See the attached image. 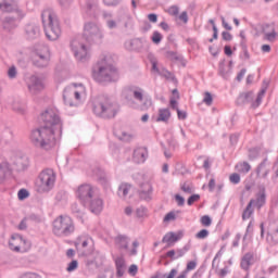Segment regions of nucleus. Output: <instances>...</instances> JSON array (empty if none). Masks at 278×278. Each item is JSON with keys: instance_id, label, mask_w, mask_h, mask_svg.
Listing matches in <instances>:
<instances>
[{"instance_id": "nucleus-18", "label": "nucleus", "mask_w": 278, "mask_h": 278, "mask_svg": "<svg viewBox=\"0 0 278 278\" xmlns=\"http://www.w3.org/2000/svg\"><path fill=\"white\" fill-rule=\"evenodd\" d=\"M182 238V233L167 232L162 237V243L167 244V248L174 247L178 240Z\"/></svg>"}, {"instance_id": "nucleus-32", "label": "nucleus", "mask_w": 278, "mask_h": 278, "mask_svg": "<svg viewBox=\"0 0 278 278\" xmlns=\"http://www.w3.org/2000/svg\"><path fill=\"white\" fill-rule=\"evenodd\" d=\"M180 190H181L182 192L187 193V194H191L192 188H191V185H190V184L185 182V184H182V185L180 186Z\"/></svg>"}, {"instance_id": "nucleus-5", "label": "nucleus", "mask_w": 278, "mask_h": 278, "mask_svg": "<svg viewBox=\"0 0 278 278\" xmlns=\"http://www.w3.org/2000/svg\"><path fill=\"white\" fill-rule=\"evenodd\" d=\"M41 23L45 24V34L49 40L55 41L60 38V24L53 11L47 10L41 13Z\"/></svg>"}, {"instance_id": "nucleus-24", "label": "nucleus", "mask_w": 278, "mask_h": 278, "mask_svg": "<svg viewBox=\"0 0 278 278\" xmlns=\"http://www.w3.org/2000/svg\"><path fill=\"white\" fill-rule=\"evenodd\" d=\"M253 260V255L247 254L243 258H241V268L249 269V266H251V261Z\"/></svg>"}, {"instance_id": "nucleus-62", "label": "nucleus", "mask_w": 278, "mask_h": 278, "mask_svg": "<svg viewBox=\"0 0 278 278\" xmlns=\"http://www.w3.org/2000/svg\"><path fill=\"white\" fill-rule=\"evenodd\" d=\"M124 276V267H117V277L122 278Z\"/></svg>"}, {"instance_id": "nucleus-48", "label": "nucleus", "mask_w": 278, "mask_h": 278, "mask_svg": "<svg viewBox=\"0 0 278 278\" xmlns=\"http://www.w3.org/2000/svg\"><path fill=\"white\" fill-rule=\"evenodd\" d=\"M245 75H247V70L239 71V74H237V81H241V79H244Z\"/></svg>"}, {"instance_id": "nucleus-59", "label": "nucleus", "mask_w": 278, "mask_h": 278, "mask_svg": "<svg viewBox=\"0 0 278 278\" xmlns=\"http://www.w3.org/2000/svg\"><path fill=\"white\" fill-rule=\"evenodd\" d=\"M103 2L109 7L116 5V0H103Z\"/></svg>"}, {"instance_id": "nucleus-19", "label": "nucleus", "mask_w": 278, "mask_h": 278, "mask_svg": "<svg viewBox=\"0 0 278 278\" xmlns=\"http://www.w3.org/2000/svg\"><path fill=\"white\" fill-rule=\"evenodd\" d=\"M172 119V111L168 109H160L157 110V114L155 115V123L168 124V121Z\"/></svg>"}, {"instance_id": "nucleus-34", "label": "nucleus", "mask_w": 278, "mask_h": 278, "mask_svg": "<svg viewBox=\"0 0 278 278\" xmlns=\"http://www.w3.org/2000/svg\"><path fill=\"white\" fill-rule=\"evenodd\" d=\"M162 40V35H160V33L154 31L153 36L151 37V41H153V43L159 45L160 41Z\"/></svg>"}, {"instance_id": "nucleus-55", "label": "nucleus", "mask_w": 278, "mask_h": 278, "mask_svg": "<svg viewBox=\"0 0 278 278\" xmlns=\"http://www.w3.org/2000/svg\"><path fill=\"white\" fill-rule=\"evenodd\" d=\"M27 224H26V219L22 220V223H20V226H17V229L20 230H26Z\"/></svg>"}, {"instance_id": "nucleus-2", "label": "nucleus", "mask_w": 278, "mask_h": 278, "mask_svg": "<svg viewBox=\"0 0 278 278\" xmlns=\"http://www.w3.org/2000/svg\"><path fill=\"white\" fill-rule=\"evenodd\" d=\"M99 37L101 38V30L99 26L87 23L83 29V36L72 40V52L76 60H85L88 54L87 41L91 38Z\"/></svg>"}, {"instance_id": "nucleus-4", "label": "nucleus", "mask_w": 278, "mask_h": 278, "mask_svg": "<svg viewBox=\"0 0 278 278\" xmlns=\"http://www.w3.org/2000/svg\"><path fill=\"white\" fill-rule=\"evenodd\" d=\"M94 114L101 118H114L118 114V104L114 103L112 98L101 97L94 100Z\"/></svg>"}, {"instance_id": "nucleus-20", "label": "nucleus", "mask_w": 278, "mask_h": 278, "mask_svg": "<svg viewBox=\"0 0 278 278\" xmlns=\"http://www.w3.org/2000/svg\"><path fill=\"white\" fill-rule=\"evenodd\" d=\"M148 151L147 148H137L132 153V160L137 164L144 163L147 161Z\"/></svg>"}, {"instance_id": "nucleus-37", "label": "nucleus", "mask_w": 278, "mask_h": 278, "mask_svg": "<svg viewBox=\"0 0 278 278\" xmlns=\"http://www.w3.org/2000/svg\"><path fill=\"white\" fill-rule=\"evenodd\" d=\"M176 220V214L174 212L167 213V215H164V223Z\"/></svg>"}, {"instance_id": "nucleus-15", "label": "nucleus", "mask_w": 278, "mask_h": 278, "mask_svg": "<svg viewBox=\"0 0 278 278\" xmlns=\"http://www.w3.org/2000/svg\"><path fill=\"white\" fill-rule=\"evenodd\" d=\"M49 49L47 47H39L33 55V64L37 67H46L49 65Z\"/></svg>"}, {"instance_id": "nucleus-27", "label": "nucleus", "mask_w": 278, "mask_h": 278, "mask_svg": "<svg viewBox=\"0 0 278 278\" xmlns=\"http://www.w3.org/2000/svg\"><path fill=\"white\" fill-rule=\"evenodd\" d=\"M197 261H189L187 262V266L185 267V271L182 273H189L197 269Z\"/></svg>"}, {"instance_id": "nucleus-11", "label": "nucleus", "mask_w": 278, "mask_h": 278, "mask_svg": "<svg viewBox=\"0 0 278 278\" xmlns=\"http://www.w3.org/2000/svg\"><path fill=\"white\" fill-rule=\"evenodd\" d=\"M130 96L139 102H144L143 108L149 109L151 106V100L144 98V90L139 87L126 88L122 91V97L126 100L130 99Z\"/></svg>"}, {"instance_id": "nucleus-46", "label": "nucleus", "mask_w": 278, "mask_h": 278, "mask_svg": "<svg viewBox=\"0 0 278 278\" xmlns=\"http://www.w3.org/2000/svg\"><path fill=\"white\" fill-rule=\"evenodd\" d=\"M176 275H178V270L173 268L169 274L165 275L164 278H177Z\"/></svg>"}, {"instance_id": "nucleus-16", "label": "nucleus", "mask_w": 278, "mask_h": 278, "mask_svg": "<svg viewBox=\"0 0 278 278\" xmlns=\"http://www.w3.org/2000/svg\"><path fill=\"white\" fill-rule=\"evenodd\" d=\"M80 202L88 204L91 214H101L103 211V200L101 198L80 200Z\"/></svg>"}, {"instance_id": "nucleus-8", "label": "nucleus", "mask_w": 278, "mask_h": 278, "mask_svg": "<svg viewBox=\"0 0 278 278\" xmlns=\"http://www.w3.org/2000/svg\"><path fill=\"white\" fill-rule=\"evenodd\" d=\"M55 185V172L51 168H47L39 173L37 177L36 188L37 192L45 193L53 189Z\"/></svg>"}, {"instance_id": "nucleus-39", "label": "nucleus", "mask_w": 278, "mask_h": 278, "mask_svg": "<svg viewBox=\"0 0 278 278\" xmlns=\"http://www.w3.org/2000/svg\"><path fill=\"white\" fill-rule=\"evenodd\" d=\"M203 103L205 105H212V94L210 92L204 93Z\"/></svg>"}, {"instance_id": "nucleus-63", "label": "nucleus", "mask_w": 278, "mask_h": 278, "mask_svg": "<svg viewBox=\"0 0 278 278\" xmlns=\"http://www.w3.org/2000/svg\"><path fill=\"white\" fill-rule=\"evenodd\" d=\"M116 27V23L114 21H108V28L113 29Z\"/></svg>"}, {"instance_id": "nucleus-54", "label": "nucleus", "mask_w": 278, "mask_h": 278, "mask_svg": "<svg viewBox=\"0 0 278 278\" xmlns=\"http://www.w3.org/2000/svg\"><path fill=\"white\" fill-rule=\"evenodd\" d=\"M5 166H0V180H3V178L5 177Z\"/></svg>"}, {"instance_id": "nucleus-40", "label": "nucleus", "mask_w": 278, "mask_h": 278, "mask_svg": "<svg viewBox=\"0 0 278 278\" xmlns=\"http://www.w3.org/2000/svg\"><path fill=\"white\" fill-rule=\"evenodd\" d=\"M78 268V262L77 261H72L70 265H67V271L73 273Z\"/></svg>"}, {"instance_id": "nucleus-3", "label": "nucleus", "mask_w": 278, "mask_h": 278, "mask_svg": "<svg viewBox=\"0 0 278 278\" xmlns=\"http://www.w3.org/2000/svg\"><path fill=\"white\" fill-rule=\"evenodd\" d=\"M91 76L99 83L116 81L118 80V71H116L106 59H101V61L94 65Z\"/></svg>"}, {"instance_id": "nucleus-41", "label": "nucleus", "mask_w": 278, "mask_h": 278, "mask_svg": "<svg viewBox=\"0 0 278 278\" xmlns=\"http://www.w3.org/2000/svg\"><path fill=\"white\" fill-rule=\"evenodd\" d=\"M167 14L178 16V7L172 5V8L167 9Z\"/></svg>"}, {"instance_id": "nucleus-44", "label": "nucleus", "mask_w": 278, "mask_h": 278, "mask_svg": "<svg viewBox=\"0 0 278 278\" xmlns=\"http://www.w3.org/2000/svg\"><path fill=\"white\" fill-rule=\"evenodd\" d=\"M229 179H230V182L233 185L239 184V175L238 174H231Z\"/></svg>"}, {"instance_id": "nucleus-9", "label": "nucleus", "mask_w": 278, "mask_h": 278, "mask_svg": "<svg viewBox=\"0 0 278 278\" xmlns=\"http://www.w3.org/2000/svg\"><path fill=\"white\" fill-rule=\"evenodd\" d=\"M39 122L46 125L41 126V128H62V121L60 119L58 110L53 106L48 108L39 114Z\"/></svg>"}, {"instance_id": "nucleus-50", "label": "nucleus", "mask_w": 278, "mask_h": 278, "mask_svg": "<svg viewBox=\"0 0 278 278\" xmlns=\"http://www.w3.org/2000/svg\"><path fill=\"white\" fill-rule=\"evenodd\" d=\"M176 112L178 114V119L187 118V113L185 111H180V110L176 109Z\"/></svg>"}, {"instance_id": "nucleus-7", "label": "nucleus", "mask_w": 278, "mask_h": 278, "mask_svg": "<svg viewBox=\"0 0 278 278\" xmlns=\"http://www.w3.org/2000/svg\"><path fill=\"white\" fill-rule=\"evenodd\" d=\"M64 104L76 105L85 100L86 90L83 85H72L64 88L63 92Z\"/></svg>"}, {"instance_id": "nucleus-17", "label": "nucleus", "mask_w": 278, "mask_h": 278, "mask_svg": "<svg viewBox=\"0 0 278 278\" xmlns=\"http://www.w3.org/2000/svg\"><path fill=\"white\" fill-rule=\"evenodd\" d=\"M262 34H264V40L269 42L278 40V31H276L274 24H266L262 26Z\"/></svg>"}, {"instance_id": "nucleus-22", "label": "nucleus", "mask_w": 278, "mask_h": 278, "mask_svg": "<svg viewBox=\"0 0 278 278\" xmlns=\"http://www.w3.org/2000/svg\"><path fill=\"white\" fill-rule=\"evenodd\" d=\"M254 203H255L254 200H251V201L249 202V205L247 206V210H244V213L241 214V219L248 220L249 218H251V215H253V208H252V206H253Z\"/></svg>"}, {"instance_id": "nucleus-13", "label": "nucleus", "mask_w": 278, "mask_h": 278, "mask_svg": "<svg viewBox=\"0 0 278 278\" xmlns=\"http://www.w3.org/2000/svg\"><path fill=\"white\" fill-rule=\"evenodd\" d=\"M76 198L80 201L100 199L99 195H97V189L89 184L78 186L76 189Z\"/></svg>"}, {"instance_id": "nucleus-1", "label": "nucleus", "mask_w": 278, "mask_h": 278, "mask_svg": "<svg viewBox=\"0 0 278 278\" xmlns=\"http://www.w3.org/2000/svg\"><path fill=\"white\" fill-rule=\"evenodd\" d=\"M62 136V127H39L30 132V142L37 148L49 150L55 146V140Z\"/></svg>"}, {"instance_id": "nucleus-35", "label": "nucleus", "mask_w": 278, "mask_h": 278, "mask_svg": "<svg viewBox=\"0 0 278 278\" xmlns=\"http://www.w3.org/2000/svg\"><path fill=\"white\" fill-rule=\"evenodd\" d=\"M17 198H20V201L26 200L28 198V191L26 189L20 190V192H17Z\"/></svg>"}, {"instance_id": "nucleus-51", "label": "nucleus", "mask_w": 278, "mask_h": 278, "mask_svg": "<svg viewBox=\"0 0 278 278\" xmlns=\"http://www.w3.org/2000/svg\"><path fill=\"white\" fill-rule=\"evenodd\" d=\"M264 203V191L257 194V204L262 205Z\"/></svg>"}, {"instance_id": "nucleus-14", "label": "nucleus", "mask_w": 278, "mask_h": 278, "mask_svg": "<svg viewBox=\"0 0 278 278\" xmlns=\"http://www.w3.org/2000/svg\"><path fill=\"white\" fill-rule=\"evenodd\" d=\"M76 250L81 256L90 255L94 252V241L89 237H80L76 241Z\"/></svg>"}, {"instance_id": "nucleus-38", "label": "nucleus", "mask_w": 278, "mask_h": 278, "mask_svg": "<svg viewBox=\"0 0 278 278\" xmlns=\"http://www.w3.org/2000/svg\"><path fill=\"white\" fill-rule=\"evenodd\" d=\"M210 24L212 25V31H213L212 39L216 40L218 39V29H216V26L214 25L213 20H210Z\"/></svg>"}, {"instance_id": "nucleus-58", "label": "nucleus", "mask_w": 278, "mask_h": 278, "mask_svg": "<svg viewBox=\"0 0 278 278\" xmlns=\"http://www.w3.org/2000/svg\"><path fill=\"white\" fill-rule=\"evenodd\" d=\"M149 22H151V23H157V15H155V14H149Z\"/></svg>"}, {"instance_id": "nucleus-12", "label": "nucleus", "mask_w": 278, "mask_h": 278, "mask_svg": "<svg viewBox=\"0 0 278 278\" xmlns=\"http://www.w3.org/2000/svg\"><path fill=\"white\" fill-rule=\"evenodd\" d=\"M114 244L117 245V249L126 250L128 256L137 255V248L139 247L137 241L130 243V240L127 237L117 236V238L114 239Z\"/></svg>"}, {"instance_id": "nucleus-36", "label": "nucleus", "mask_w": 278, "mask_h": 278, "mask_svg": "<svg viewBox=\"0 0 278 278\" xmlns=\"http://www.w3.org/2000/svg\"><path fill=\"white\" fill-rule=\"evenodd\" d=\"M114 265L117 266V268H124L126 266V262L123 257H117V260H114Z\"/></svg>"}, {"instance_id": "nucleus-61", "label": "nucleus", "mask_w": 278, "mask_h": 278, "mask_svg": "<svg viewBox=\"0 0 278 278\" xmlns=\"http://www.w3.org/2000/svg\"><path fill=\"white\" fill-rule=\"evenodd\" d=\"M151 65H152V71H153L154 73H159V70H157V62L152 61V62H151Z\"/></svg>"}, {"instance_id": "nucleus-42", "label": "nucleus", "mask_w": 278, "mask_h": 278, "mask_svg": "<svg viewBox=\"0 0 278 278\" xmlns=\"http://www.w3.org/2000/svg\"><path fill=\"white\" fill-rule=\"evenodd\" d=\"M257 177L265 178L266 177V169L264 166L257 167Z\"/></svg>"}, {"instance_id": "nucleus-49", "label": "nucleus", "mask_w": 278, "mask_h": 278, "mask_svg": "<svg viewBox=\"0 0 278 278\" xmlns=\"http://www.w3.org/2000/svg\"><path fill=\"white\" fill-rule=\"evenodd\" d=\"M128 274H130V276L137 275V265H130L128 268Z\"/></svg>"}, {"instance_id": "nucleus-45", "label": "nucleus", "mask_w": 278, "mask_h": 278, "mask_svg": "<svg viewBox=\"0 0 278 278\" xmlns=\"http://www.w3.org/2000/svg\"><path fill=\"white\" fill-rule=\"evenodd\" d=\"M16 76V70L14 68V66H12V67H10L9 70H8V77L10 78V79H12V78H14Z\"/></svg>"}, {"instance_id": "nucleus-30", "label": "nucleus", "mask_w": 278, "mask_h": 278, "mask_svg": "<svg viewBox=\"0 0 278 278\" xmlns=\"http://www.w3.org/2000/svg\"><path fill=\"white\" fill-rule=\"evenodd\" d=\"M200 222H201V226L203 227H210L212 225V219L210 218L208 215L202 216Z\"/></svg>"}, {"instance_id": "nucleus-56", "label": "nucleus", "mask_w": 278, "mask_h": 278, "mask_svg": "<svg viewBox=\"0 0 278 278\" xmlns=\"http://www.w3.org/2000/svg\"><path fill=\"white\" fill-rule=\"evenodd\" d=\"M270 51H271V47L270 46H268V45L262 46V52L263 53H268Z\"/></svg>"}, {"instance_id": "nucleus-33", "label": "nucleus", "mask_w": 278, "mask_h": 278, "mask_svg": "<svg viewBox=\"0 0 278 278\" xmlns=\"http://www.w3.org/2000/svg\"><path fill=\"white\" fill-rule=\"evenodd\" d=\"M162 258L178 260L180 257H178L176 255V251L175 250H172V251L167 252V254H164V256H162Z\"/></svg>"}, {"instance_id": "nucleus-31", "label": "nucleus", "mask_w": 278, "mask_h": 278, "mask_svg": "<svg viewBox=\"0 0 278 278\" xmlns=\"http://www.w3.org/2000/svg\"><path fill=\"white\" fill-rule=\"evenodd\" d=\"M200 199H201V197L199 194L190 195L187 199V205L191 206L192 204L199 202Z\"/></svg>"}, {"instance_id": "nucleus-47", "label": "nucleus", "mask_w": 278, "mask_h": 278, "mask_svg": "<svg viewBox=\"0 0 278 278\" xmlns=\"http://www.w3.org/2000/svg\"><path fill=\"white\" fill-rule=\"evenodd\" d=\"M175 199H176V203L178 204V206L185 205V199L181 195L176 194Z\"/></svg>"}, {"instance_id": "nucleus-23", "label": "nucleus", "mask_w": 278, "mask_h": 278, "mask_svg": "<svg viewBox=\"0 0 278 278\" xmlns=\"http://www.w3.org/2000/svg\"><path fill=\"white\" fill-rule=\"evenodd\" d=\"M237 172L242 173V174H248L251 170V165L247 162H241L235 166Z\"/></svg>"}, {"instance_id": "nucleus-28", "label": "nucleus", "mask_w": 278, "mask_h": 278, "mask_svg": "<svg viewBox=\"0 0 278 278\" xmlns=\"http://www.w3.org/2000/svg\"><path fill=\"white\" fill-rule=\"evenodd\" d=\"M207 236H210V231L206 229H201L199 230V232H197L195 238L199 240H203L207 238Z\"/></svg>"}, {"instance_id": "nucleus-26", "label": "nucleus", "mask_w": 278, "mask_h": 278, "mask_svg": "<svg viewBox=\"0 0 278 278\" xmlns=\"http://www.w3.org/2000/svg\"><path fill=\"white\" fill-rule=\"evenodd\" d=\"M14 27H16V23L14 22V20L7 18V20L3 22V28H4L5 30H12Z\"/></svg>"}, {"instance_id": "nucleus-21", "label": "nucleus", "mask_w": 278, "mask_h": 278, "mask_svg": "<svg viewBox=\"0 0 278 278\" xmlns=\"http://www.w3.org/2000/svg\"><path fill=\"white\" fill-rule=\"evenodd\" d=\"M45 89V83H41L37 77H30V84H28V90L35 94L36 92Z\"/></svg>"}, {"instance_id": "nucleus-6", "label": "nucleus", "mask_w": 278, "mask_h": 278, "mask_svg": "<svg viewBox=\"0 0 278 278\" xmlns=\"http://www.w3.org/2000/svg\"><path fill=\"white\" fill-rule=\"evenodd\" d=\"M75 231L74 220L66 215L58 216L53 220L52 232L58 238L72 236Z\"/></svg>"}, {"instance_id": "nucleus-60", "label": "nucleus", "mask_w": 278, "mask_h": 278, "mask_svg": "<svg viewBox=\"0 0 278 278\" xmlns=\"http://www.w3.org/2000/svg\"><path fill=\"white\" fill-rule=\"evenodd\" d=\"M179 20L182 21V23H187V12L180 13Z\"/></svg>"}, {"instance_id": "nucleus-29", "label": "nucleus", "mask_w": 278, "mask_h": 278, "mask_svg": "<svg viewBox=\"0 0 278 278\" xmlns=\"http://www.w3.org/2000/svg\"><path fill=\"white\" fill-rule=\"evenodd\" d=\"M0 10L1 12H12V5L5 3L4 0H0Z\"/></svg>"}, {"instance_id": "nucleus-57", "label": "nucleus", "mask_w": 278, "mask_h": 278, "mask_svg": "<svg viewBox=\"0 0 278 278\" xmlns=\"http://www.w3.org/2000/svg\"><path fill=\"white\" fill-rule=\"evenodd\" d=\"M222 24L224 26V28L226 30H232V27L230 25H228V23L226 22V20L222 18Z\"/></svg>"}, {"instance_id": "nucleus-52", "label": "nucleus", "mask_w": 278, "mask_h": 278, "mask_svg": "<svg viewBox=\"0 0 278 278\" xmlns=\"http://www.w3.org/2000/svg\"><path fill=\"white\" fill-rule=\"evenodd\" d=\"M224 53L226 54V56L232 55V50L230 49V46L224 47Z\"/></svg>"}, {"instance_id": "nucleus-64", "label": "nucleus", "mask_w": 278, "mask_h": 278, "mask_svg": "<svg viewBox=\"0 0 278 278\" xmlns=\"http://www.w3.org/2000/svg\"><path fill=\"white\" fill-rule=\"evenodd\" d=\"M22 278H40V277L35 274H26V275L22 276Z\"/></svg>"}, {"instance_id": "nucleus-53", "label": "nucleus", "mask_w": 278, "mask_h": 278, "mask_svg": "<svg viewBox=\"0 0 278 278\" xmlns=\"http://www.w3.org/2000/svg\"><path fill=\"white\" fill-rule=\"evenodd\" d=\"M169 104L172 105V109L178 110L177 108L178 102L176 101V98H172V100L169 101Z\"/></svg>"}, {"instance_id": "nucleus-25", "label": "nucleus", "mask_w": 278, "mask_h": 278, "mask_svg": "<svg viewBox=\"0 0 278 278\" xmlns=\"http://www.w3.org/2000/svg\"><path fill=\"white\" fill-rule=\"evenodd\" d=\"M132 190V188L130 187V185L128 184H122L119 186V197H126L128 195V192Z\"/></svg>"}, {"instance_id": "nucleus-43", "label": "nucleus", "mask_w": 278, "mask_h": 278, "mask_svg": "<svg viewBox=\"0 0 278 278\" xmlns=\"http://www.w3.org/2000/svg\"><path fill=\"white\" fill-rule=\"evenodd\" d=\"M222 39L224 41H232V35H230L228 31H224L222 33Z\"/></svg>"}, {"instance_id": "nucleus-10", "label": "nucleus", "mask_w": 278, "mask_h": 278, "mask_svg": "<svg viewBox=\"0 0 278 278\" xmlns=\"http://www.w3.org/2000/svg\"><path fill=\"white\" fill-rule=\"evenodd\" d=\"M8 245L10 247V250H12V252H17L23 254L30 251V241L26 240V238L16 233L10 237V241L8 242Z\"/></svg>"}]
</instances>
